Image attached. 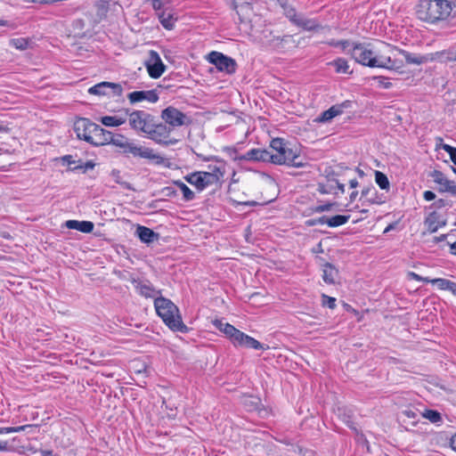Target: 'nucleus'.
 I'll return each instance as SVG.
<instances>
[{
	"label": "nucleus",
	"instance_id": "obj_19",
	"mask_svg": "<svg viewBox=\"0 0 456 456\" xmlns=\"http://www.w3.org/2000/svg\"><path fill=\"white\" fill-rule=\"evenodd\" d=\"M351 103L349 101H346L344 102H342L341 104H336V105H333L331 106L329 110L323 111L318 118H317V121L318 122H322V123H325V122H329L333 118L340 115L343 113V110L345 108H348L350 107Z\"/></svg>",
	"mask_w": 456,
	"mask_h": 456
},
{
	"label": "nucleus",
	"instance_id": "obj_15",
	"mask_svg": "<svg viewBox=\"0 0 456 456\" xmlns=\"http://www.w3.org/2000/svg\"><path fill=\"white\" fill-rule=\"evenodd\" d=\"M108 90H111L114 96H120L123 93V88L120 84L111 82H101L88 89L90 94L94 95H106Z\"/></svg>",
	"mask_w": 456,
	"mask_h": 456
},
{
	"label": "nucleus",
	"instance_id": "obj_10",
	"mask_svg": "<svg viewBox=\"0 0 456 456\" xmlns=\"http://www.w3.org/2000/svg\"><path fill=\"white\" fill-rule=\"evenodd\" d=\"M161 118L169 127L182 126L191 122L190 118L183 112L173 106H168L162 110Z\"/></svg>",
	"mask_w": 456,
	"mask_h": 456
},
{
	"label": "nucleus",
	"instance_id": "obj_59",
	"mask_svg": "<svg viewBox=\"0 0 456 456\" xmlns=\"http://www.w3.org/2000/svg\"><path fill=\"white\" fill-rule=\"evenodd\" d=\"M450 247V253L456 256V240L454 242H448Z\"/></svg>",
	"mask_w": 456,
	"mask_h": 456
},
{
	"label": "nucleus",
	"instance_id": "obj_32",
	"mask_svg": "<svg viewBox=\"0 0 456 456\" xmlns=\"http://www.w3.org/2000/svg\"><path fill=\"white\" fill-rule=\"evenodd\" d=\"M375 182L381 190L388 191L390 188L387 176L380 171H375Z\"/></svg>",
	"mask_w": 456,
	"mask_h": 456
},
{
	"label": "nucleus",
	"instance_id": "obj_41",
	"mask_svg": "<svg viewBox=\"0 0 456 456\" xmlns=\"http://www.w3.org/2000/svg\"><path fill=\"white\" fill-rule=\"evenodd\" d=\"M429 282H431L434 285H436L437 288L442 290H448L452 281L444 279V278H436V279L429 280Z\"/></svg>",
	"mask_w": 456,
	"mask_h": 456
},
{
	"label": "nucleus",
	"instance_id": "obj_60",
	"mask_svg": "<svg viewBox=\"0 0 456 456\" xmlns=\"http://www.w3.org/2000/svg\"><path fill=\"white\" fill-rule=\"evenodd\" d=\"M403 414L410 419H415V417H416V413L411 410H405L403 411Z\"/></svg>",
	"mask_w": 456,
	"mask_h": 456
},
{
	"label": "nucleus",
	"instance_id": "obj_11",
	"mask_svg": "<svg viewBox=\"0 0 456 456\" xmlns=\"http://www.w3.org/2000/svg\"><path fill=\"white\" fill-rule=\"evenodd\" d=\"M384 48H386L387 50L388 55H391L392 59H395L396 61L397 64L400 65L399 68L402 67V62H399L396 60V53L403 56L407 64L421 65V64L428 62L427 54L420 55V54L411 53H409L403 49L392 47L389 45H384Z\"/></svg>",
	"mask_w": 456,
	"mask_h": 456
},
{
	"label": "nucleus",
	"instance_id": "obj_44",
	"mask_svg": "<svg viewBox=\"0 0 456 456\" xmlns=\"http://www.w3.org/2000/svg\"><path fill=\"white\" fill-rule=\"evenodd\" d=\"M259 402L258 398L249 396L245 399L244 404L248 407V411H253L257 409Z\"/></svg>",
	"mask_w": 456,
	"mask_h": 456
},
{
	"label": "nucleus",
	"instance_id": "obj_23",
	"mask_svg": "<svg viewBox=\"0 0 456 456\" xmlns=\"http://www.w3.org/2000/svg\"><path fill=\"white\" fill-rule=\"evenodd\" d=\"M65 226L69 229L77 230L84 233H90L93 232L94 224L90 221L69 220L65 223Z\"/></svg>",
	"mask_w": 456,
	"mask_h": 456
},
{
	"label": "nucleus",
	"instance_id": "obj_14",
	"mask_svg": "<svg viewBox=\"0 0 456 456\" xmlns=\"http://www.w3.org/2000/svg\"><path fill=\"white\" fill-rule=\"evenodd\" d=\"M446 223V212L436 209L430 210L424 220V225L429 233L437 232L439 228L445 226Z\"/></svg>",
	"mask_w": 456,
	"mask_h": 456
},
{
	"label": "nucleus",
	"instance_id": "obj_20",
	"mask_svg": "<svg viewBox=\"0 0 456 456\" xmlns=\"http://www.w3.org/2000/svg\"><path fill=\"white\" fill-rule=\"evenodd\" d=\"M135 234L138 236V238L140 239V240L142 242H144L147 244H150V243L153 242L155 240L159 239V233H157L153 230H151L146 226H142V225L137 226Z\"/></svg>",
	"mask_w": 456,
	"mask_h": 456
},
{
	"label": "nucleus",
	"instance_id": "obj_4",
	"mask_svg": "<svg viewBox=\"0 0 456 456\" xmlns=\"http://www.w3.org/2000/svg\"><path fill=\"white\" fill-rule=\"evenodd\" d=\"M74 131L77 137L94 146H102L109 143L110 132L86 118H78L74 123Z\"/></svg>",
	"mask_w": 456,
	"mask_h": 456
},
{
	"label": "nucleus",
	"instance_id": "obj_9",
	"mask_svg": "<svg viewBox=\"0 0 456 456\" xmlns=\"http://www.w3.org/2000/svg\"><path fill=\"white\" fill-rule=\"evenodd\" d=\"M208 61L221 71L228 75L234 74L237 69V63L234 59L222 53L213 51L208 53Z\"/></svg>",
	"mask_w": 456,
	"mask_h": 456
},
{
	"label": "nucleus",
	"instance_id": "obj_62",
	"mask_svg": "<svg viewBox=\"0 0 456 456\" xmlns=\"http://www.w3.org/2000/svg\"><path fill=\"white\" fill-rule=\"evenodd\" d=\"M451 447L456 452V433L451 438Z\"/></svg>",
	"mask_w": 456,
	"mask_h": 456
},
{
	"label": "nucleus",
	"instance_id": "obj_48",
	"mask_svg": "<svg viewBox=\"0 0 456 456\" xmlns=\"http://www.w3.org/2000/svg\"><path fill=\"white\" fill-rule=\"evenodd\" d=\"M94 167V163L93 161L89 160L84 164H81V165L72 167L71 170L74 171V170L81 169V170H83V172H86L87 170L93 169Z\"/></svg>",
	"mask_w": 456,
	"mask_h": 456
},
{
	"label": "nucleus",
	"instance_id": "obj_28",
	"mask_svg": "<svg viewBox=\"0 0 456 456\" xmlns=\"http://www.w3.org/2000/svg\"><path fill=\"white\" fill-rule=\"evenodd\" d=\"M350 216L336 215L333 216H327L326 224L329 227H338L348 222Z\"/></svg>",
	"mask_w": 456,
	"mask_h": 456
},
{
	"label": "nucleus",
	"instance_id": "obj_35",
	"mask_svg": "<svg viewBox=\"0 0 456 456\" xmlns=\"http://www.w3.org/2000/svg\"><path fill=\"white\" fill-rule=\"evenodd\" d=\"M452 207L451 200L446 199H439L428 207L429 210L436 209L438 211H445Z\"/></svg>",
	"mask_w": 456,
	"mask_h": 456
},
{
	"label": "nucleus",
	"instance_id": "obj_25",
	"mask_svg": "<svg viewBox=\"0 0 456 456\" xmlns=\"http://www.w3.org/2000/svg\"><path fill=\"white\" fill-rule=\"evenodd\" d=\"M134 282L136 283L135 289L137 291L145 297H155L159 293L149 281H134Z\"/></svg>",
	"mask_w": 456,
	"mask_h": 456
},
{
	"label": "nucleus",
	"instance_id": "obj_7",
	"mask_svg": "<svg viewBox=\"0 0 456 456\" xmlns=\"http://www.w3.org/2000/svg\"><path fill=\"white\" fill-rule=\"evenodd\" d=\"M172 129L163 123H156L155 119L152 122V128H151L147 134V137L156 143L169 146L175 145L178 142L177 139L170 137Z\"/></svg>",
	"mask_w": 456,
	"mask_h": 456
},
{
	"label": "nucleus",
	"instance_id": "obj_50",
	"mask_svg": "<svg viewBox=\"0 0 456 456\" xmlns=\"http://www.w3.org/2000/svg\"><path fill=\"white\" fill-rule=\"evenodd\" d=\"M151 3H152V7L153 9L159 12H162V8L164 6V3H163V0H151Z\"/></svg>",
	"mask_w": 456,
	"mask_h": 456
},
{
	"label": "nucleus",
	"instance_id": "obj_52",
	"mask_svg": "<svg viewBox=\"0 0 456 456\" xmlns=\"http://www.w3.org/2000/svg\"><path fill=\"white\" fill-rule=\"evenodd\" d=\"M213 325L219 330L220 331L224 332V328L226 322H224L220 319H215L212 321Z\"/></svg>",
	"mask_w": 456,
	"mask_h": 456
},
{
	"label": "nucleus",
	"instance_id": "obj_49",
	"mask_svg": "<svg viewBox=\"0 0 456 456\" xmlns=\"http://www.w3.org/2000/svg\"><path fill=\"white\" fill-rule=\"evenodd\" d=\"M36 426L34 425H23L19 427H9V434L10 433H19L21 431H26L27 429L33 428Z\"/></svg>",
	"mask_w": 456,
	"mask_h": 456
},
{
	"label": "nucleus",
	"instance_id": "obj_5",
	"mask_svg": "<svg viewBox=\"0 0 456 456\" xmlns=\"http://www.w3.org/2000/svg\"><path fill=\"white\" fill-rule=\"evenodd\" d=\"M154 306L158 315L170 330L183 333L188 331L187 326L182 321L178 307L170 299L157 297L154 300Z\"/></svg>",
	"mask_w": 456,
	"mask_h": 456
},
{
	"label": "nucleus",
	"instance_id": "obj_57",
	"mask_svg": "<svg viewBox=\"0 0 456 456\" xmlns=\"http://www.w3.org/2000/svg\"><path fill=\"white\" fill-rule=\"evenodd\" d=\"M0 237L6 240H12V236L7 231H0Z\"/></svg>",
	"mask_w": 456,
	"mask_h": 456
},
{
	"label": "nucleus",
	"instance_id": "obj_6",
	"mask_svg": "<svg viewBox=\"0 0 456 456\" xmlns=\"http://www.w3.org/2000/svg\"><path fill=\"white\" fill-rule=\"evenodd\" d=\"M122 153L131 154L134 158H141L154 161L156 165L164 164V158L156 153L152 149L136 144L128 140L122 148Z\"/></svg>",
	"mask_w": 456,
	"mask_h": 456
},
{
	"label": "nucleus",
	"instance_id": "obj_12",
	"mask_svg": "<svg viewBox=\"0 0 456 456\" xmlns=\"http://www.w3.org/2000/svg\"><path fill=\"white\" fill-rule=\"evenodd\" d=\"M144 65L151 78L160 77L166 70V65L163 63L159 54L155 50L149 51V57L145 61Z\"/></svg>",
	"mask_w": 456,
	"mask_h": 456
},
{
	"label": "nucleus",
	"instance_id": "obj_38",
	"mask_svg": "<svg viewBox=\"0 0 456 456\" xmlns=\"http://www.w3.org/2000/svg\"><path fill=\"white\" fill-rule=\"evenodd\" d=\"M28 40L23 37L12 38L10 40V45L15 47L18 50H26L28 46Z\"/></svg>",
	"mask_w": 456,
	"mask_h": 456
},
{
	"label": "nucleus",
	"instance_id": "obj_43",
	"mask_svg": "<svg viewBox=\"0 0 456 456\" xmlns=\"http://www.w3.org/2000/svg\"><path fill=\"white\" fill-rule=\"evenodd\" d=\"M441 148L450 155L451 160L456 166V148L449 144H441Z\"/></svg>",
	"mask_w": 456,
	"mask_h": 456
},
{
	"label": "nucleus",
	"instance_id": "obj_22",
	"mask_svg": "<svg viewBox=\"0 0 456 456\" xmlns=\"http://www.w3.org/2000/svg\"><path fill=\"white\" fill-rule=\"evenodd\" d=\"M236 346H244L247 348H253V349H265L264 346L255 339L254 338L245 334L244 332H241V334H239V341H237Z\"/></svg>",
	"mask_w": 456,
	"mask_h": 456
},
{
	"label": "nucleus",
	"instance_id": "obj_53",
	"mask_svg": "<svg viewBox=\"0 0 456 456\" xmlns=\"http://www.w3.org/2000/svg\"><path fill=\"white\" fill-rule=\"evenodd\" d=\"M197 157L199 159H202L203 161H211V160L219 161V159L213 155L204 156L202 154H197Z\"/></svg>",
	"mask_w": 456,
	"mask_h": 456
},
{
	"label": "nucleus",
	"instance_id": "obj_40",
	"mask_svg": "<svg viewBox=\"0 0 456 456\" xmlns=\"http://www.w3.org/2000/svg\"><path fill=\"white\" fill-rule=\"evenodd\" d=\"M76 10H77V7L75 5L69 4V5L62 6L61 8H59L55 12V14L59 17H67V16L73 14L76 12Z\"/></svg>",
	"mask_w": 456,
	"mask_h": 456
},
{
	"label": "nucleus",
	"instance_id": "obj_2",
	"mask_svg": "<svg viewBox=\"0 0 456 456\" xmlns=\"http://www.w3.org/2000/svg\"><path fill=\"white\" fill-rule=\"evenodd\" d=\"M456 16V0H421L417 6V15L421 20L435 23Z\"/></svg>",
	"mask_w": 456,
	"mask_h": 456
},
{
	"label": "nucleus",
	"instance_id": "obj_21",
	"mask_svg": "<svg viewBox=\"0 0 456 456\" xmlns=\"http://www.w3.org/2000/svg\"><path fill=\"white\" fill-rule=\"evenodd\" d=\"M454 51L443 50L427 54L428 62L429 61H454Z\"/></svg>",
	"mask_w": 456,
	"mask_h": 456
},
{
	"label": "nucleus",
	"instance_id": "obj_56",
	"mask_svg": "<svg viewBox=\"0 0 456 456\" xmlns=\"http://www.w3.org/2000/svg\"><path fill=\"white\" fill-rule=\"evenodd\" d=\"M61 160L68 165H71L75 163L71 155H65L61 158Z\"/></svg>",
	"mask_w": 456,
	"mask_h": 456
},
{
	"label": "nucleus",
	"instance_id": "obj_54",
	"mask_svg": "<svg viewBox=\"0 0 456 456\" xmlns=\"http://www.w3.org/2000/svg\"><path fill=\"white\" fill-rule=\"evenodd\" d=\"M423 198L427 201H431V200H434L436 199V194H435V192H433L431 191H426L423 193Z\"/></svg>",
	"mask_w": 456,
	"mask_h": 456
},
{
	"label": "nucleus",
	"instance_id": "obj_30",
	"mask_svg": "<svg viewBox=\"0 0 456 456\" xmlns=\"http://www.w3.org/2000/svg\"><path fill=\"white\" fill-rule=\"evenodd\" d=\"M241 332L242 331L239 330L230 323H225L224 325V333L234 346L236 345L237 341H239V334H241Z\"/></svg>",
	"mask_w": 456,
	"mask_h": 456
},
{
	"label": "nucleus",
	"instance_id": "obj_34",
	"mask_svg": "<svg viewBox=\"0 0 456 456\" xmlns=\"http://www.w3.org/2000/svg\"><path fill=\"white\" fill-rule=\"evenodd\" d=\"M218 165H209L208 172L216 175L221 180L225 174V163L219 159Z\"/></svg>",
	"mask_w": 456,
	"mask_h": 456
},
{
	"label": "nucleus",
	"instance_id": "obj_58",
	"mask_svg": "<svg viewBox=\"0 0 456 456\" xmlns=\"http://www.w3.org/2000/svg\"><path fill=\"white\" fill-rule=\"evenodd\" d=\"M448 235L447 234H442L440 236H436V237H434L433 240L434 242H440V241H444L447 239Z\"/></svg>",
	"mask_w": 456,
	"mask_h": 456
},
{
	"label": "nucleus",
	"instance_id": "obj_1",
	"mask_svg": "<svg viewBox=\"0 0 456 456\" xmlns=\"http://www.w3.org/2000/svg\"><path fill=\"white\" fill-rule=\"evenodd\" d=\"M385 50H374L370 44L354 43L348 53L356 62L363 66L387 69H399L400 65L395 59H392L391 55H388L386 48Z\"/></svg>",
	"mask_w": 456,
	"mask_h": 456
},
{
	"label": "nucleus",
	"instance_id": "obj_55",
	"mask_svg": "<svg viewBox=\"0 0 456 456\" xmlns=\"http://www.w3.org/2000/svg\"><path fill=\"white\" fill-rule=\"evenodd\" d=\"M409 275L413 279V280H416V281H423L425 282H429V279L428 278H423L421 277L420 275L415 273H412L411 272L409 273Z\"/></svg>",
	"mask_w": 456,
	"mask_h": 456
},
{
	"label": "nucleus",
	"instance_id": "obj_27",
	"mask_svg": "<svg viewBox=\"0 0 456 456\" xmlns=\"http://www.w3.org/2000/svg\"><path fill=\"white\" fill-rule=\"evenodd\" d=\"M157 14L159 22L166 29H173L177 19L174 17V14L171 12V11H162L158 12Z\"/></svg>",
	"mask_w": 456,
	"mask_h": 456
},
{
	"label": "nucleus",
	"instance_id": "obj_64",
	"mask_svg": "<svg viewBox=\"0 0 456 456\" xmlns=\"http://www.w3.org/2000/svg\"><path fill=\"white\" fill-rule=\"evenodd\" d=\"M42 456H53V451L52 450H40L39 451Z\"/></svg>",
	"mask_w": 456,
	"mask_h": 456
},
{
	"label": "nucleus",
	"instance_id": "obj_17",
	"mask_svg": "<svg viewBox=\"0 0 456 456\" xmlns=\"http://www.w3.org/2000/svg\"><path fill=\"white\" fill-rule=\"evenodd\" d=\"M272 152L267 150L262 149H252L246 152L244 155L238 157L240 160H252V161H263L272 162Z\"/></svg>",
	"mask_w": 456,
	"mask_h": 456
},
{
	"label": "nucleus",
	"instance_id": "obj_46",
	"mask_svg": "<svg viewBox=\"0 0 456 456\" xmlns=\"http://www.w3.org/2000/svg\"><path fill=\"white\" fill-rule=\"evenodd\" d=\"M326 219H327V216H320V217L309 219V220H307L305 222V224L308 226H314V225H319V224H326Z\"/></svg>",
	"mask_w": 456,
	"mask_h": 456
},
{
	"label": "nucleus",
	"instance_id": "obj_8",
	"mask_svg": "<svg viewBox=\"0 0 456 456\" xmlns=\"http://www.w3.org/2000/svg\"><path fill=\"white\" fill-rule=\"evenodd\" d=\"M126 114H128L131 128L147 135L149 130L152 128V122L155 118L144 110H134L131 113L126 110Z\"/></svg>",
	"mask_w": 456,
	"mask_h": 456
},
{
	"label": "nucleus",
	"instance_id": "obj_29",
	"mask_svg": "<svg viewBox=\"0 0 456 456\" xmlns=\"http://www.w3.org/2000/svg\"><path fill=\"white\" fill-rule=\"evenodd\" d=\"M102 125L106 126L115 127L126 123V118L118 116H104L101 118Z\"/></svg>",
	"mask_w": 456,
	"mask_h": 456
},
{
	"label": "nucleus",
	"instance_id": "obj_13",
	"mask_svg": "<svg viewBox=\"0 0 456 456\" xmlns=\"http://www.w3.org/2000/svg\"><path fill=\"white\" fill-rule=\"evenodd\" d=\"M429 176L437 184L436 190L441 192L449 193L452 196H456V182L449 180L445 175L439 170H433Z\"/></svg>",
	"mask_w": 456,
	"mask_h": 456
},
{
	"label": "nucleus",
	"instance_id": "obj_39",
	"mask_svg": "<svg viewBox=\"0 0 456 456\" xmlns=\"http://www.w3.org/2000/svg\"><path fill=\"white\" fill-rule=\"evenodd\" d=\"M200 174L206 183L207 187L215 183H217L220 179L216 175L209 173L208 171H200Z\"/></svg>",
	"mask_w": 456,
	"mask_h": 456
},
{
	"label": "nucleus",
	"instance_id": "obj_18",
	"mask_svg": "<svg viewBox=\"0 0 456 456\" xmlns=\"http://www.w3.org/2000/svg\"><path fill=\"white\" fill-rule=\"evenodd\" d=\"M293 12V16H289V20L297 25V27L302 28L305 30H315L321 28L319 23L314 20V19H307L304 17L303 15H299L296 12V11Z\"/></svg>",
	"mask_w": 456,
	"mask_h": 456
},
{
	"label": "nucleus",
	"instance_id": "obj_3",
	"mask_svg": "<svg viewBox=\"0 0 456 456\" xmlns=\"http://www.w3.org/2000/svg\"><path fill=\"white\" fill-rule=\"evenodd\" d=\"M270 147L274 151V153H272V163L273 164L294 167H304L307 165L305 161L300 159L299 149L292 146L282 138L273 139Z\"/></svg>",
	"mask_w": 456,
	"mask_h": 456
},
{
	"label": "nucleus",
	"instance_id": "obj_61",
	"mask_svg": "<svg viewBox=\"0 0 456 456\" xmlns=\"http://www.w3.org/2000/svg\"><path fill=\"white\" fill-rule=\"evenodd\" d=\"M318 191L322 193V194H327L330 192V191L328 189H326L325 185L322 184V183H319V188H318Z\"/></svg>",
	"mask_w": 456,
	"mask_h": 456
},
{
	"label": "nucleus",
	"instance_id": "obj_33",
	"mask_svg": "<svg viewBox=\"0 0 456 456\" xmlns=\"http://www.w3.org/2000/svg\"><path fill=\"white\" fill-rule=\"evenodd\" d=\"M331 65L335 67L338 73L350 74L349 65L347 61L343 58H338L331 62Z\"/></svg>",
	"mask_w": 456,
	"mask_h": 456
},
{
	"label": "nucleus",
	"instance_id": "obj_26",
	"mask_svg": "<svg viewBox=\"0 0 456 456\" xmlns=\"http://www.w3.org/2000/svg\"><path fill=\"white\" fill-rule=\"evenodd\" d=\"M184 180L195 186L199 191H202L207 188L206 183L200 174V171L191 173L184 176Z\"/></svg>",
	"mask_w": 456,
	"mask_h": 456
},
{
	"label": "nucleus",
	"instance_id": "obj_51",
	"mask_svg": "<svg viewBox=\"0 0 456 456\" xmlns=\"http://www.w3.org/2000/svg\"><path fill=\"white\" fill-rule=\"evenodd\" d=\"M336 45H338L343 51L348 53L349 50H347V48L351 45V43L348 40H340L336 42Z\"/></svg>",
	"mask_w": 456,
	"mask_h": 456
},
{
	"label": "nucleus",
	"instance_id": "obj_36",
	"mask_svg": "<svg viewBox=\"0 0 456 456\" xmlns=\"http://www.w3.org/2000/svg\"><path fill=\"white\" fill-rule=\"evenodd\" d=\"M422 416L432 423H437L442 420L440 412L435 410H426L422 412Z\"/></svg>",
	"mask_w": 456,
	"mask_h": 456
},
{
	"label": "nucleus",
	"instance_id": "obj_42",
	"mask_svg": "<svg viewBox=\"0 0 456 456\" xmlns=\"http://www.w3.org/2000/svg\"><path fill=\"white\" fill-rule=\"evenodd\" d=\"M336 205V203H325L322 205L315 206L312 208V211L314 213H322V212H328L333 209V207Z\"/></svg>",
	"mask_w": 456,
	"mask_h": 456
},
{
	"label": "nucleus",
	"instance_id": "obj_24",
	"mask_svg": "<svg viewBox=\"0 0 456 456\" xmlns=\"http://www.w3.org/2000/svg\"><path fill=\"white\" fill-rule=\"evenodd\" d=\"M338 277V270L330 263L322 265V279L327 284H334Z\"/></svg>",
	"mask_w": 456,
	"mask_h": 456
},
{
	"label": "nucleus",
	"instance_id": "obj_31",
	"mask_svg": "<svg viewBox=\"0 0 456 456\" xmlns=\"http://www.w3.org/2000/svg\"><path fill=\"white\" fill-rule=\"evenodd\" d=\"M174 184L181 190L185 201H191L195 198L194 192L182 181H174Z\"/></svg>",
	"mask_w": 456,
	"mask_h": 456
},
{
	"label": "nucleus",
	"instance_id": "obj_37",
	"mask_svg": "<svg viewBox=\"0 0 456 456\" xmlns=\"http://www.w3.org/2000/svg\"><path fill=\"white\" fill-rule=\"evenodd\" d=\"M110 176L114 179V181L120 184L123 188L131 190V184L127 182L122 180L121 172L118 169H113L110 172Z\"/></svg>",
	"mask_w": 456,
	"mask_h": 456
},
{
	"label": "nucleus",
	"instance_id": "obj_16",
	"mask_svg": "<svg viewBox=\"0 0 456 456\" xmlns=\"http://www.w3.org/2000/svg\"><path fill=\"white\" fill-rule=\"evenodd\" d=\"M127 98L130 103L134 104L142 101H148L150 102H157L159 101V94L156 90L149 91H134L128 94Z\"/></svg>",
	"mask_w": 456,
	"mask_h": 456
},
{
	"label": "nucleus",
	"instance_id": "obj_45",
	"mask_svg": "<svg viewBox=\"0 0 456 456\" xmlns=\"http://www.w3.org/2000/svg\"><path fill=\"white\" fill-rule=\"evenodd\" d=\"M322 305L328 306L330 309H334L336 307V298L329 297L325 294H322Z\"/></svg>",
	"mask_w": 456,
	"mask_h": 456
},
{
	"label": "nucleus",
	"instance_id": "obj_63",
	"mask_svg": "<svg viewBox=\"0 0 456 456\" xmlns=\"http://www.w3.org/2000/svg\"><path fill=\"white\" fill-rule=\"evenodd\" d=\"M448 290L451 291L454 296H456V283L452 281Z\"/></svg>",
	"mask_w": 456,
	"mask_h": 456
},
{
	"label": "nucleus",
	"instance_id": "obj_47",
	"mask_svg": "<svg viewBox=\"0 0 456 456\" xmlns=\"http://www.w3.org/2000/svg\"><path fill=\"white\" fill-rule=\"evenodd\" d=\"M111 142L115 146H117L122 150L123 146L125 145L126 142H128V140L122 135H118V138H112L110 136L109 142Z\"/></svg>",
	"mask_w": 456,
	"mask_h": 456
}]
</instances>
